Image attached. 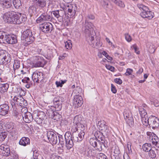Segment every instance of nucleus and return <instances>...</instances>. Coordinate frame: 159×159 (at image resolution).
Returning <instances> with one entry per match:
<instances>
[{
    "instance_id": "62",
    "label": "nucleus",
    "mask_w": 159,
    "mask_h": 159,
    "mask_svg": "<svg viewBox=\"0 0 159 159\" xmlns=\"http://www.w3.org/2000/svg\"><path fill=\"white\" fill-rule=\"evenodd\" d=\"M59 10H57L53 11V14L54 16L57 18H58L60 16L59 14Z\"/></svg>"
},
{
    "instance_id": "21",
    "label": "nucleus",
    "mask_w": 159,
    "mask_h": 159,
    "mask_svg": "<svg viewBox=\"0 0 159 159\" xmlns=\"http://www.w3.org/2000/svg\"><path fill=\"white\" fill-rule=\"evenodd\" d=\"M22 116L23 120L26 123H30L34 119L33 114L32 115L29 112H25L22 114Z\"/></svg>"
},
{
    "instance_id": "5",
    "label": "nucleus",
    "mask_w": 159,
    "mask_h": 159,
    "mask_svg": "<svg viewBox=\"0 0 159 159\" xmlns=\"http://www.w3.org/2000/svg\"><path fill=\"white\" fill-rule=\"evenodd\" d=\"M46 63V61L43 57L36 56L34 57L33 66L34 67H43Z\"/></svg>"
},
{
    "instance_id": "63",
    "label": "nucleus",
    "mask_w": 159,
    "mask_h": 159,
    "mask_svg": "<svg viewBox=\"0 0 159 159\" xmlns=\"http://www.w3.org/2000/svg\"><path fill=\"white\" fill-rule=\"evenodd\" d=\"M111 91L112 93H115L117 92V90L115 86L112 84H111Z\"/></svg>"
},
{
    "instance_id": "38",
    "label": "nucleus",
    "mask_w": 159,
    "mask_h": 159,
    "mask_svg": "<svg viewBox=\"0 0 159 159\" xmlns=\"http://www.w3.org/2000/svg\"><path fill=\"white\" fill-rule=\"evenodd\" d=\"M143 150L146 152H148L151 149V144L149 143H145L143 145Z\"/></svg>"
},
{
    "instance_id": "35",
    "label": "nucleus",
    "mask_w": 159,
    "mask_h": 159,
    "mask_svg": "<svg viewBox=\"0 0 159 159\" xmlns=\"http://www.w3.org/2000/svg\"><path fill=\"white\" fill-rule=\"evenodd\" d=\"M13 4L16 9H18L21 7V3L20 0H13Z\"/></svg>"
},
{
    "instance_id": "57",
    "label": "nucleus",
    "mask_w": 159,
    "mask_h": 159,
    "mask_svg": "<svg viewBox=\"0 0 159 159\" xmlns=\"http://www.w3.org/2000/svg\"><path fill=\"white\" fill-rule=\"evenodd\" d=\"M27 84L25 85V87L27 88H29L30 87V86L32 85V83L30 80L29 77H27Z\"/></svg>"
},
{
    "instance_id": "27",
    "label": "nucleus",
    "mask_w": 159,
    "mask_h": 159,
    "mask_svg": "<svg viewBox=\"0 0 159 159\" xmlns=\"http://www.w3.org/2000/svg\"><path fill=\"white\" fill-rule=\"evenodd\" d=\"M83 118L82 116L78 115L75 116L74 118L73 123L75 126L80 124V123L84 122V121L83 120Z\"/></svg>"
},
{
    "instance_id": "32",
    "label": "nucleus",
    "mask_w": 159,
    "mask_h": 159,
    "mask_svg": "<svg viewBox=\"0 0 159 159\" xmlns=\"http://www.w3.org/2000/svg\"><path fill=\"white\" fill-rule=\"evenodd\" d=\"M9 87L8 84H0V92L3 93L7 92Z\"/></svg>"
},
{
    "instance_id": "8",
    "label": "nucleus",
    "mask_w": 159,
    "mask_h": 159,
    "mask_svg": "<svg viewBox=\"0 0 159 159\" xmlns=\"http://www.w3.org/2000/svg\"><path fill=\"white\" fill-rule=\"evenodd\" d=\"M41 30L45 33H49L51 32L53 29V26L49 22H45L40 25Z\"/></svg>"
},
{
    "instance_id": "50",
    "label": "nucleus",
    "mask_w": 159,
    "mask_h": 159,
    "mask_svg": "<svg viewBox=\"0 0 159 159\" xmlns=\"http://www.w3.org/2000/svg\"><path fill=\"white\" fill-rule=\"evenodd\" d=\"M101 130L103 131L104 132V134L106 135H107L110 132L109 127L107 125H106Z\"/></svg>"
},
{
    "instance_id": "9",
    "label": "nucleus",
    "mask_w": 159,
    "mask_h": 159,
    "mask_svg": "<svg viewBox=\"0 0 159 159\" xmlns=\"http://www.w3.org/2000/svg\"><path fill=\"white\" fill-rule=\"evenodd\" d=\"M22 37L23 39L27 42H33L34 40L32 32L30 29H27L23 32Z\"/></svg>"
},
{
    "instance_id": "2",
    "label": "nucleus",
    "mask_w": 159,
    "mask_h": 159,
    "mask_svg": "<svg viewBox=\"0 0 159 159\" xmlns=\"http://www.w3.org/2000/svg\"><path fill=\"white\" fill-rule=\"evenodd\" d=\"M93 25L91 22H88L85 20L84 31L86 34V40L89 44L92 47H94V38L95 37L96 34L93 30Z\"/></svg>"
},
{
    "instance_id": "29",
    "label": "nucleus",
    "mask_w": 159,
    "mask_h": 159,
    "mask_svg": "<svg viewBox=\"0 0 159 159\" xmlns=\"http://www.w3.org/2000/svg\"><path fill=\"white\" fill-rule=\"evenodd\" d=\"M3 65H6L11 61V58L10 57V55L5 51L3 54Z\"/></svg>"
},
{
    "instance_id": "20",
    "label": "nucleus",
    "mask_w": 159,
    "mask_h": 159,
    "mask_svg": "<svg viewBox=\"0 0 159 159\" xmlns=\"http://www.w3.org/2000/svg\"><path fill=\"white\" fill-rule=\"evenodd\" d=\"M51 19L50 15L46 13H43L37 19L36 22L37 23H40L44 21L49 20Z\"/></svg>"
},
{
    "instance_id": "33",
    "label": "nucleus",
    "mask_w": 159,
    "mask_h": 159,
    "mask_svg": "<svg viewBox=\"0 0 159 159\" xmlns=\"http://www.w3.org/2000/svg\"><path fill=\"white\" fill-rule=\"evenodd\" d=\"M84 123H81L76 125L75 127L76 131L79 130L80 132H85V126L84 125Z\"/></svg>"
},
{
    "instance_id": "39",
    "label": "nucleus",
    "mask_w": 159,
    "mask_h": 159,
    "mask_svg": "<svg viewBox=\"0 0 159 159\" xmlns=\"http://www.w3.org/2000/svg\"><path fill=\"white\" fill-rule=\"evenodd\" d=\"M94 136L96 138H98L104 140V137L102 136V133L99 131H96L94 133Z\"/></svg>"
},
{
    "instance_id": "51",
    "label": "nucleus",
    "mask_w": 159,
    "mask_h": 159,
    "mask_svg": "<svg viewBox=\"0 0 159 159\" xmlns=\"http://www.w3.org/2000/svg\"><path fill=\"white\" fill-rule=\"evenodd\" d=\"M149 155L150 157L152 159L156 157V154L155 151L151 149L149 151Z\"/></svg>"
},
{
    "instance_id": "10",
    "label": "nucleus",
    "mask_w": 159,
    "mask_h": 159,
    "mask_svg": "<svg viewBox=\"0 0 159 159\" xmlns=\"http://www.w3.org/2000/svg\"><path fill=\"white\" fill-rule=\"evenodd\" d=\"M34 120L38 124H41L45 117V114L43 112H38L37 111L33 113Z\"/></svg>"
},
{
    "instance_id": "23",
    "label": "nucleus",
    "mask_w": 159,
    "mask_h": 159,
    "mask_svg": "<svg viewBox=\"0 0 159 159\" xmlns=\"http://www.w3.org/2000/svg\"><path fill=\"white\" fill-rule=\"evenodd\" d=\"M148 107L145 104L143 105V106H141L139 107V110L141 117H147V110L148 109Z\"/></svg>"
},
{
    "instance_id": "58",
    "label": "nucleus",
    "mask_w": 159,
    "mask_h": 159,
    "mask_svg": "<svg viewBox=\"0 0 159 159\" xmlns=\"http://www.w3.org/2000/svg\"><path fill=\"white\" fill-rule=\"evenodd\" d=\"M98 155L99 158V159H107V157L103 153H98Z\"/></svg>"
},
{
    "instance_id": "11",
    "label": "nucleus",
    "mask_w": 159,
    "mask_h": 159,
    "mask_svg": "<svg viewBox=\"0 0 159 159\" xmlns=\"http://www.w3.org/2000/svg\"><path fill=\"white\" fill-rule=\"evenodd\" d=\"M149 126L152 129L158 128L159 126V119L154 116H151L149 117Z\"/></svg>"
},
{
    "instance_id": "43",
    "label": "nucleus",
    "mask_w": 159,
    "mask_h": 159,
    "mask_svg": "<svg viewBox=\"0 0 159 159\" xmlns=\"http://www.w3.org/2000/svg\"><path fill=\"white\" fill-rule=\"evenodd\" d=\"M6 35V33L0 31V43H4L5 40V37Z\"/></svg>"
},
{
    "instance_id": "47",
    "label": "nucleus",
    "mask_w": 159,
    "mask_h": 159,
    "mask_svg": "<svg viewBox=\"0 0 159 159\" xmlns=\"http://www.w3.org/2000/svg\"><path fill=\"white\" fill-rule=\"evenodd\" d=\"M58 143H59L61 145H63L64 144V139L62 137V136L61 135H59L58 136Z\"/></svg>"
},
{
    "instance_id": "60",
    "label": "nucleus",
    "mask_w": 159,
    "mask_h": 159,
    "mask_svg": "<svg viewBox=\"0 0 159 159\" xmlns=\"http://www.w3.org/2000/svg\"><path fill=\"white\" fill-rule=\"evenodd\" d=\"M109 2V0H102L101 3L104 7H107L108 5Z\"/></svg>"
},
{
    "instance_id": "46",
    "label": "nucleus",
    "mask_w": 159,
    "mask_h": 159,
    "mask_svg": "<svg viewBox=\"0 0 159 159\" xmlns=\"http://www.w3.org/2000/svg\"><path fill=\"white\" fill-rule=\"evenodd\" d=\"M20 67V62L17 60H15L13 65V68L14 71L19 68Z\"/></svg>"
},
{
    "instance_id": "56",
    "label": "nucleus",
    "mask_w": 159,
    "mask_h": 159,
    "mask_svg": "<svg viewBox=\"0 0 159 159\" xmlns=\"http://www.w3.org/2000/svg\"><path fill=\"white\" fill-rule=\"evenodd\" d=\"M133 72V70L132 69L128 68L127 69L126 72L125 74L126 76L132 75Z\"/></svg>"
},
{
    "instance_id": "45",
    "label": "nucleus",
    "mask_w": 159,
    "mask_h": 159,
    "mask_svg": "<svg viewBox=\"0 0 159 159\" xmlns=\"http://www.w3.org/2000/svg\"><path fill=\"white\" fill-rule=\"evenodd\" d=\"M137 7L141 11H143V10L146 11L148 10V7H147L141 3L138 4Z\"/></svg>"
},
{
    "instance_id": "26",
    "label": "nucleus",
    "mask_w": 159,
    "mask_h": 159,
    "mask_svg": "<svg viewBox=\"0 0 159 159\" xmlns=\"http://www.w3.org/2000/svg\"><path fill=\"white\" fill-rule=\"evenodd\" d=\"M103 147H106L105 143L104 140L102 139V141H98L97 145L94 148L98 151H101Z\"/></svg>"
},
{
    "instance_id": "49",
    "label": "nucleus",
    "mask_w": 159,
    "mask_h": 159,
    "mask_svg": "<svg viewBox=\"0 0 159 159\" xmlns=\"http://www.w3.org/2000/svg\"><path fill=\"white\" fill-rule=\"evenodd\" d=\"M5 51L1 50L0 51V65H3V54Z\"/></svg>"
},
{
    "instance_id": "31",
    "label": "nucleus",
    "mask_w": 159,
    "mask_h": 159,
    "mask_svg": "<svg viewBox=\"0 0 159 159\" xmlns=\"http://www.w3.org/2000/svg\"><path fill=\"white\" fill-rule=\"evenodd\" d=\"M85 155L89 157H94L96 155V152L93 149H88L85 152Z\"/></svg>"
},
{
    "instance_id": "6",
    "label": "nucleus",
    "mask_w": 159,
    "mask_h": 159,
    "mask_svg": "<svg viewBox=\"0 0 159 159\" xmlns=\"http://www.w3.org/2000/svg\"><path fill=\"white\" fill-rule=\"evenodd\" d=\"M65 138L66 146L68 149L71 148L73 145V139L71 133L68 131L66 133Z\"/></svg>"
},
{
    "instance_id": "37",
    "label": "nucleus",
    "mask_w": 159,
    "mask_h": 159,
    "mask_svg": "<svg viewBox=\"0 0 159 159\" xmlns=\"http://www.w3.org/2000/svg\"><path fill=\"white\" fill-rule=\"evenodd\" d=\"M37 8L34 5H32L30 6L29 9V11L32 15H35L36 14L37 9Z\"/></svg>"
},
{
    "instance_id": "18",
    "label": "nucleus",
    "mask_w": 159,
    "mask_h": 159,
    "mask_svg": "<svg viewBox=\"0 0 159 159\" xmlns=\"http://www.w3.org/2000/svg\"><path fill=\"white\" fill-rule=\"evenodd\" d=\"M32 78L34 82L38 83L39 81L41 82L43 80V74L40 72H34L32 75Z\"/></svg>"
},
{
    "instance_id": "16",
    "label": "nucleus",
    "mask_w": 159,
    "mask_h": 159,
    "mask_svg": "<svg viewBox=\"0 0 159 159\" xmlns=\"http://www.w3.org/2000/svg\"><path fill=\"white\" fill-rule=\"evenodd\" d=\"M47 114L50 118H53L57 121L60 120L62 117L61 115L58 112L53 111L52 110H49L48 111Z\"/></svg>"
},
{
    "instance_id": "4",
    "label": "nucleus",
    "mask_w": 159,
    "mask_h": 159,
    "mask_svg": "<svg viewBox=\"0 0 159 159\" xmlns=\"http://www.w3.org/2000/svg\"><path fill=\"white\" fill-rule=\"evenodd\" d=\"M147 134L149 137V139L154 145L156 149H159V138L153 133L148 132Z\"/></svg>"
},
{
    "instance_id": "48",
    "label": "nucleus",
    "mask_w": 159,
    "mask_h": 159,
    "mask_svg": "<svg viewBox=\"0 0 159 159\" xmlns=\"http://www.w3.org/2000/svg\"><path fill=\"white\" fill-rule=\"evenodd\" d=\"M89 142L90 144L93 147H95L96 145H97L98 141H97L95 139L93 138L90 139Z\"/></svg>"
},
{
    "instance_id": "54",
    "label": "nucleus",
    "mask_w": 159,
    "mask_h": 159,
    "mask_svg": "<svg viewBox=\"0 0 159 159\" xmlns=\"http://www.w3.org/2000/svg\"><path fill=\"white\" fill-rule=\"evenodd\" d=\"M32 151L33 152V156L34 158L37 159L39 155L38 151L36 150H34V149H32Z\"/></svg>"
},
{
    "instance_id": "3",
    "label": "nucleus",
    "mask_w": 159,
    "mask_h": 159,
    "mask_svg": "<svg viewBox=\"0 0 159 159\" xmlns=\"http://www.w3.org/2000/svg\"><path fill=\"white\" fill-rule=\"evenodd\" d=\"M58 136L57 134L51 130H47L44 133V136L52 145H55L58 143Z\"/></svg>"
},
{
    "instance_id": "55",
    "label": "nucleus",
    "mask_w": 159,
    "mask_h": 159,
    "mask_svg": "<svg viewBox=\"0 0 159 159\" xmlns=\"http://www.w3.org/2000/svg\"><path fill=\"white\" fill-rule=\"evenodd\" d=\"M131 48H133L135 52L137 54H139L140 53V51L139 50V48L136 44L133 45Z\"/></svg>"
},
{
    "instance_id": "52",
    "label": "nucleus",
    "mask_w": 159,
    "mask_h": 159,
    "mask_svg": "<svg viewBox=\"0 0 159 159\" xmlns=\"http://www.w3.org/2000/svg\"><path fill=\"white\" fill-rule=\"evenodd\" d=\"M82 89L79 87H77L75 90H74V93L76 95H79V94L82 92Z\"/></svg>"
},
{
    "instance_id": "7",
    "label": "nucleus",
    "mask_w": 159,
    "mask_h": 159,
    "mask_svg": "<svg viewBox=\"0 0 159 159\" xmlns=\"http://www.w3.org/2000/svg\"><path fill=\"white\" fill-rule=\"evenodd\" d=\"M123 115L126 122L129 126L133 123V119L132 115L129 110L125 109Z\"/></svg>"
},
{
    "instance_id": "61",
    "label": "nucleus",
    "mask_w": 159,
    "mask_h": 159,
    "mask_svg": "<svg viewBox=\"0 0 159 159\" xmlns=\"http://www.w3.org/2000/svg\"><path fill=\"white\" fill-rule=\"evenodd\" d=\"M105 66L107 69L108 70H110L111 71L114 72V71L115 70V68L112 66H111L109 65H107L106 64Z\"/></svg>"
},
{
    "instance_id": "53",
    "label": "nucleus",
    "mask_w": 159,
    "mask_h": 159,
    "mask_svg": "<svg viewBox=\"0 0 159 159\" xmlns=\"http://www.w3.org/2000/svg\"><path fill=\"white\" fill-rule=\"evenodd\" d=\"M7 134L6 133H2L0 134V141H3L6 138Z\"/></svg>"
},
{
    "instance_id": "59",
    "label": "nucleus",
    "mask_w": 159,
    "mask_h": 159,
    "mask_svg": "<svg viewBox=\"0 0 159 159\" xmlns=\"http://www.w3.org/2000/svg\"><path fill=\"white\" fill-rule=\"evenodd\" d=\"M125 38L126 40L128 42H130L132 40V38L131 36L128 34H125Z\"/></svg>"
},
{
    "instance_id": "36",
    "label": "nucleus",
    "mask_w": 159,
    "mask_h": 159,
    "mask_svg": "<svg viewBox=\"0 0 159 159\" xmlns=\"http://www.w3.org/2000/svg\"><path fill=\"white\" fill-rule=\"evenodd\" d=\"M141 118V121L143 125L145 126H148L149 125V117L148 118L147 117H143Z\"/></svg>"
},
{
    "instance_id": "40",
    "label": "nucleus",
    "mask_w": 159,
    "mask_h": 159,
    "mask_svg": "<svg viewBox=\"0 0 159 159\" xmlns=\"http://www.w3.org/2000/svg\"><path fill=\"white\" fill-rule=\"evenodd\" d=\"M106 125L105 122L103 120L99 121L98 123V127L100 130L102 129Z\"/></svg>"
},
{
    "instance_id": "42",
    "label": "nucleus",
    "mask_w": 159,
    "mask_h": 159,
    "mask_svg": "<svg viewBox=\"0 0 159 159\" xmlns=\"http://www.w3.org/2000/svg\"><path fill=\"white\" fill-rule=\"evenodd\" d=\"M2 153L3 154V155L7 157L10 155V150L9 148L6 147L5 149L3 151H2Z\"/></svg>"
},
{
    "instance_id": "24",
    "label": "nucleus",
    "mask_w": 159,
    "mask_h": 159,
    "mask_svg": "<svg viewBox=\"0 0 159 159\" xmlns=\"http://www.w3.org/2000/svg\"><path fill=\"white\" fill-rule=\"evenodd\" d=\"M37 7L42 8L46 6L47 0H32Z\"/></svg>"
},
{
    "instance_id": "13",
    "label": "nucleus",
    "mask_w": 159,
    "mask_h": 159,
    "mask_svg": "<svg viewBox=\"0 0 159 159\" xmlns=\"http://www.w3.org/2000/svg\"><path fill=\"white\" fill-rule=\"evenodd\" d=\"M13 99L17 104L19 105L22 107H25L28 105L27 101L21 96H15Z\"/></svg>"
},
{
    "instance_id": "12",
    "label": "nucleus",
    "mask_w": 159,
    "mask_h": 159,
    "mask_svg": "<svg viewBox=\"0 0 159 159\" xmlns=\"http://www.w3.org/2000/svg\"><path fill=\"white\" fill-rule=\"evenodd\" d=\"M61 97L58 96L54 98L53 100L54 107L56 111H58L61 110L62 101L60 99H61Z\"/></svg>"
},
{
    "instance_id": "28",
    "label": "nucleus",
    "mask_w": 159,
    "mask_h": 159,
    "mask_svg": "<svg viewBox=\"0 0 159 159\" xmlns=\"http://www.w3.org/2000/svg\"><path fill=\"white\" fill-rule=\"evenodd\" d=\"M30 140L27 137H22L20 140L19 144L24 146H26L30 144Z\"/></svg>"
},
{
    "instance_id": "34",
    "label": "nucleus",
    "mask_w": 159,
    "mask_h": 159,
    "mask_svg": "<svg viewBox=\"0 0 159 159\" xmlns=\"http://www.w3.org/2000/svg\"><path fill=\"white\" fill-rule=\"evenodd\" d=\"M116 5L121 8H124L125 5L124 3L121 0H111Z\"/></svg>"
},
{
    "instance_id": "19",
    "label": "nucleus",
    "mask_w": 159,
    "mask_h": 159,
    "mask_svg": "<svg viewBox=\"0 0 159 159\" xmlns=\"http://www.w3.org/2000/svg\"><path fill=\"white\" fill-rule=\"evenodd\" d=\"M154 13L151 11H149L148 8L146 11L143 10L140 14V16L143 18H147L148 19H151L153 17Z\"/></svg>"
},
{
    "instance_id": "14",
    "label": "nucleus",
    "mask_w": 159,
    "mask_h": 159,
    "mask_svg": "<svg viewBox=\"0 0 159 159\" xmlns=\"http://www.w3.org/2000/svg\"><path fill=\"white\" fill-rule=\"evenodd\" d=\"M66 9L68 11V15L70 17H73L75 14L77 7L75 5L70 4L67 5Z\"/></svg>"
},
{
    "instance_id": "25",
    "label": "nucleus",
    "mask_w": 159,
    "mask_h": 159,
    "mask_svg": "<svg viewBox=\"0 0 159 159\" xmlns=\"http://www.w3.org/2000/svg\"><path fill=\"white\" fill-rule=\"evenodd\" d=\"M0 4L4 8H9L12 6L11 0H0Z\"/></svg>"
},
{
    "instance_id": "64",
    "label": "nucleus",
    "mask_w": 159,
    "mask_h": 159,
    "mask_svg": "<svg viewBox=\"0 0 159 159\" xmlns=\"http://www.w3.org/2000/svg\"><path fill=\"white\" fill-rule=\"evenodd\" d=\"M114 81L117 84H121L122 83V81L120 78H116L114 80Z\"/></svg>"
},
{
    "instance_id": "22",
    "label": "nucleus",
    "mask_w": 159,
    "mask_h": 159,
    "mask_svg": "<svg viewBox=\"0 0 159 159\" xmlns=\"http://www.w3.org/2000/svg\"><path fill=\"white\" fill-rule=\"evenodd\" d=\"M9 106L6 104L0 105V115L5 116L7 114L9 110Z\"/></svg>"
},
{
    "instance_id": "44",
    "label": "nucleus",
    "mask_w": 159,
    "mask_h": 159,
    "mask_svg": "<svg viewBox=\"0 0 159 159\" xmlns=\"http://www.w3.org/2000/svg\"><path fill=\"white\" fill-rule=\"evenodd\" d=\"M14 126L12 123H9L7 125V127L8 129H9V131L11 132H13L15 129H14Z\"/></svg>"
},
{
    "instance_id": "41",
    "label": "nucleus",
    "mask_w": 159,
    "mask_h": 159,
    "mask_svg": "<svg viewBox=\"0 0 159 159\" xmlns=\"http://www.w3.org/2000/svg\"><path fill=\"white\" fill-rule=\"evenodd\" d=\"M65 47L68 49H70L72 47V43L70 40H68L67 41L65 42Z\"/></svg>"
},
{
    "instance_id": "30",
    "label": "nucleus",
    "mask_w": 159,
    "mask_h": 159,
    "mask_svg": "<svg viewBox=\"0 0 159 159\" xmlns=\"http://www.w3.org/2000/svg\"><path fill=\"white\" fill-rule=\"evenodd\" d=\"M85 134V132H80L78 134V136H74L73 134V138L74 142H78L81 141L84 138Z\"/></svg>"
},
{
    "instance_id": "17",
    "label": "nucleus",
    "mask_w": 159,
    "mask_h": 159,
    "mask_svg": "<svg viewBox=\"0 0 159 159\" xmlns=\"http://www.w3.org/2000/svg\"><path fill=\"white\" fill-rule=\"evenodd\" d=\"M4 43L14 44L17 43V40L16 36L14 35H5Z\"/></svg>"
},
{
    "instance_id": "15",
    "label": "nucleus",
    "mask_w": 159,
    "mask_h": 159,
    "mask_svg": "<svg viewBox=\"0 0 159 159\" xmlns=\"http://www.w3.org/2000/svg\"><path fill=\"white\" fill-rule=\"evenodd\" d=\"M83 102V99L81 96L76 95L75 96L73 99V105L75 108L80 107Z\"/></svg>"
},
{
    "instance_id": "1",
    "label": "nucleus",
    "mask_w": 159,
    "mask_h": 159,
    "mask_svg": "<svg viewBox=\"0 0 159 159\" xmlns=\"http://www.w3.org/2000/svg\"><path fill=\"white\" fill-rule=\"evenodd\" d=\"M3 19L6 22L14 24L23 23L26 20V18L24 16L13 11H9L5 13Z\"/></svg>"
}]
</instances>
